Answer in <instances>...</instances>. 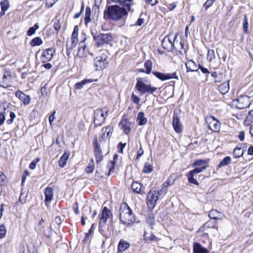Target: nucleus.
I'll return each instance as SVG.
<instances>
[{
    "label": "nucleus",
    "mask_w": 253,
    "mask_h": 253,
    "mask_svg": "<svg viewBox=\"0 0 253 253\" xmlns=\"http://www.w3.org/2000/svg\"><path fill=\"white\" fill-rule=\"evenodd\" d=\"M133 0H112V2L117 3L119 5L106 6L103 12L104 19L106 21H123L125 22L128 13L133 11L131 9V6L133 4Z\"/></svg>",
    "instance_id": "nucleus-1"
},
{
    "label": "nucleus",
    "mask_w": 253,
    "mask_h": 253,
    "mask_svg": "<svg viewBox=\"0 0 253 253\" xmlns=\"http://www.w3.org/2000/svg\"><path fill=\"white\" fill-rule=\"evenodd\" d=\"M209 162L210 159H199L194 161L192 164V167L195 169L189 171L186 174L189 183L197 186L199 185L198 181L194 178V175L206 169L209 167L208 163Z\"/></svg>",
    "instance_id": "nucleus-2"
},
{
    "label": "nucleus",
    "mask_w": 253,
    "mask_h": 253,
    "mask_svg": "<svg viewBox=\"0 0 253 253\" xmlns=\"http://www.w3.org/2000/svg\"><path fill=\"white\" fill-rule=\"evenodd\" d=\"M119 219L122 224L129 227L136 222L135 215L126 203L123 202L120 205Z\"/></svg>",
    "instance_id": "nucleus-3"
},
{
    "label": "nucleus",
    "mask_w": 253,
    "mask_h": 253,
    "mask_svg": "<svg viewBox=\"0 0 253 253\" xmlns=\"http://www.w3.org/2000/svg\"><path fill=\"white\" fill-rule=\"evenodd\" d=\"M144 66L145 69L143 68L139 69L138 72L140 73H143L146 74H150L151 72L158 79L161 81H166L172 79H178V77L176 75V73L173 72L172 73L164 74L156 71H152L153 63L150 59L147 60L145 61Z\"/></svg>",
    "instance_id": "nucleus-4"
},
{
    "label": "nucleus",
    "mask_w": 253,
    "mask_h": 253,
    "mask_svg": "<svg viewBox=\"0 0 253 253\" xmlns=\"http://www.w3.org/2000/svg\"><path fill=\"white\" fill-rule=\"evenodd\" d=\"M56 52V49L54 47H50L42 49L40 56V60L43 64L42 67L47 70L52 68V65L49 63L53 57Z\"/></svg>",
    "instance_id": "nucleus-5"
},
{
    "label": "nucleus",
    "mask_w": 253,
    "mask_h": 253,
    "mask_svg": "<svg viewBox=\"0 0 253 253\" xmlns=\"http://www.w3.org/2000/svg\"><path fill=\"white\" fill-rule=\"evenodd\" d=\"M107 139L105 133L103 132L98 138L95 135L93 139L92 145L93 147L94 155L97 164L100 163L103 160V156L102 155V151L101 150L99 142L105 141Z\"/></svg>",
    "instance_id": "nucleus-6"
},
{
    "label": "nucleus",
    "mask_w": 253,
    "mask_h": 253,
    "mask_svg": "<svg viewBox=\"0 0 253 253\" xmlns=\"http://www.w3.org/2000/svg\"><path fill=\"white\" fill-rule=\"evenodd\" d=\"M108 56L103 52L97 56L93 60V66L96 71H102L108 66Z\"/></svg>",
    "instance_id": "nucleus-7"
},
{
    "label": "nucleus",
    "mask_w": 253,
    "mask_h": 253,
    "mask_svg": "<svg viewBox=\"0 0 253 253\" xmlns=\"http://www.w3.org/2000/svg\"><path fill=\"white\" fill-rule=\"evenodd\" d=\"M98 218L99 231L102 233V231L103 230V228L106 224L107 220L110 218L111 219L113 218L112 212L107 207H104L98 215Z\"/></svg>",
    "instance_id": "nucleus-8"
},
{
    "label": "nucleus",
    "mask_w": 253,
    "mask_h": 253,
    "mask_svg": "<svg viewBox=\"0 0 253 253\" xmlns=\"http://www.w3.org/2000/svg\"><path fill=\"white\" fill-rule=\"evenodd\" d=\"M239 91H237L238 97L233 100V104L239 109H243L248 108L250 105L251 102L250 98L245 94L238 95Z\"/></svg>",
    "instance_id": "nucleus-9"
},
{
    "label": "nucleus",
    "mask_w": 253,
    "mask_h": 253,
    "mask_svg": "<svg viewBox=\"0 0 253 253\" xmlns=\"http://www.w3.org/2000/svg\"><path fill=\"white\" fill-rule=\"evenodd\" d=\"M160 195H161L160 191L156 189H152L149 191L146 198V203L148 209L151 211L154 209Z\"/></svg>",
    "instance_id": "nucleus-10"
},
{
    "label": "nucleus",
    "mask_w": 253,
    "mask_h": 253,
    "mask_svg": "<svg viewBox=\"0 0 253 253\" xmlns=\"http://www.w3.org/2000/svg\"><path fill=\"white\" fill-rule=\"evenodd\" d=\"M94 39L95 40V45L97 47H101L104 45L110 44L114 40L111 33H100L96 37H94Z\"/></svg>",
    "instance_id": "nucleus-11"
},
{
    "label": "nucleus",
    "mask_w": 253,
    "mask_h": 253,
    "mask_svg": "<svg viewBox=\"0 0 253 253\" xmlns=\"http://www.w3.org/2000/svg\"><path fill=\"white\" fill-rule=\"evenodd\" d=\"M135 88L142 95L146 93L152 94L157 89V87L153 86L150 84H144L141 81V79H139L137 80Z\"/></svg>",
    "instance_id": "nucleus-12"
},
{
    "label": "nucleus",
    "mask_w": 253,
    "mask_h": 253,
    "mask_svg": "<svg viewBox=\"0 0 253 253\" xmlns=\"http://www.w3.org/2000/svg\"><path fill=\"white\" fill-rule=\"evenodd\" d=\"M108 113V110L104 111L102 109H97L94 111V125L95 127L101 126L104 122Z\"/></svg>",
    "instance_id": "nucleus-13"
},
{
    "label": "nucleus",
    "mask_w": 253,
    "mask_h": 253,
    "mask_svg": "<svg viewBox=\"0 0 253 253\" xmlns=\"http://www.w3.org/2000/svg\"><path fill=\"white\" fill-rule=\"evenodd\" d=\"M171 34L170 33L164 37L162 41V46L163 48L168 52L172 51V50H176L174 45V42L178 36V33H176L173 39V41L170 39V37Z\"/></svg>",
    "instance_id": "nucleus-14"
},
{
    "label": "nucleus",
    "mask_w": 253,
    "mask_h": 253,
    "mask_svg": "<svg viewBox=\"0 0 253 253\" xmlns=\"http://www.w3.org/2000/svg\"><path fill=\"white\" fill-rule=\"evenodd\" d=\"M206 123L209 128L214 132H219L220 130L221 123L214 116H208L205 119Z\"/></svg>",
    "instance_id": "nucleus-15"
},
{
    "label": "nucleus",
    "mask_w": 253,
    "mask_h": 253,
    "mask_svg": "<svg viewBox=\"0 0 253 253\" xmlns=\"http://www.w3.org/2000/svg\"><path fill=\"white\" fill-rule=\"evenodd\" d=\"M131 122H129L126 115H123L119 126L123 130L124 133L128 135L131 131Z\"/></svg>",
    "instance_id": "nucleus-16"
},
{
    "label": "nucleus",
    "mask_w": 253,
    "mask_h": 253,
    "mask_svg": "<svg viewBox=\"0 0 253 253\" xmlns=\"http://www.w3.org/2000/svg\"><path fill=\"white\" fill-rule=\"evenodd\" d=\"M172 126L176 133H181L183 130V126L176 114H174L172 117Z\"/></svg>",
    "instance_id": "nucleus-17"
},
{
    "label": "nucleus",
    "mask_w": 253,
    "mask_h": 253,
    "mask_svg": "<svg viewBox=\"0 0 253 253\" xmlns=\"http://www.w3.org/2000/svg\"><path fill=\"white\" fill-rule=\"evenodd\" d=\"M15 96L17 97L24 105H27L30 104L31 101L30 96L26 95L21 90H18L15 93Z\"/></svg>",
    "instance_id": "nucleus-18"
},
{
    "label": "nucleus",
    "mask_w": 253,
    "mask_h": 253,
    "mask_svg": "<svg viewBox=\"0 0 253 253\" xmlns=\"http://www.w3.org/2000/svg\"><path fill=\"white\" fill-rule=\"evenodd\" d=\"M130 244L123 239H121L117 245V253H124L130 248Z\"/></svg>",
    "instance_id": "nucleus-19"
},
{
    "label": "nucleus",
    "mask_w": 253,
    "mask_h": 253,
    "mask_svg": "<svg viewBox=\"0 0 253 253\" xmlns=\"http://www.w3.org/2000/svg\"><path fill=\"white\" fill-rule=\"evenodd\" d=\"M118 158L119 155L117 154H115L113 156V160L108 161L107 165V168L108 169V176H109L114 172L115 167L116 165V161Z\"/></svg>",
    "instance_id": "nucleus-20"
},
{
    "label": "nucleus",
    "mask_w": 253,
    "mask_h": 253,
    "mask_svg": "<svg viewBox=\"0 0 253 253\" xmlns=\"http://www.w3.org/2000/svg\"><path fill=\"white\" fill-rule=\"evenodd\" d=\"M172 175H170L168 179L162 184L161 189L159 190L161 194H165L168 191V187L173 184L175 179H172Z\"/></svg>",
    "instance_id": "nucleus-21"
},
{
    "label": "nucleus",
    "mask_w": 253,
    "mask_h": 253,
    "mask_svg": "<svg viewBox=\"0 0 253 253\" xmlns=\"http://www.w3.org/2000/svg\"><path fill=\"white\" fill-rule=\"evenodd\" d=\"M87 53V49L84 41H82L79 43V47L78 49L77 56L79 58L85 57Z\"/></svg>",
    "instance_id": "nucleus-22"
},
{
    "label": "nucleus",
    "mask_w": 253,
    "mask_h": 253,
    "mask_svg": "<svg viewBox=\"0 0 253 253\" xmlns=\"http://www.w3.org/2000/svg\"><path fill=\"white\" fill-rule=\"evenodd\" d=\"M185 66L187 72H197L198 71L199 65H197L193 60H187Z\"/></svg>",
    "instance_id": "nucleus-23"
},
{
    "label": "nucleus",
    "mask_w": 253,
    "mask_h": 253,
    "mask_svg": "<svg viewBox=\"0 0 253 253\" xmlns=\"http://www.w3.org/2000/svg\"><path fill=\"white\" fill-rule=\"evenodd\" d=\"M45 199L44 202L47 205V203H50L53 199V190L52 187H47L44 190Z\"/></svg>",
    "instance_id": "nucleus-24"
},
{
    "label": "nucleus",
    "mask_w": 253,
    "mask_h": 253,
    "mask_svg": "<svg viewBox=\"0 0 253 253\" xmlns=\"http://www.w3.org/2000/svg\"><path fill=\"white\" fill-rule=\"evenodd\" d=\"M98 81V79H85L81 82H77L74 85V88L76 90H80L83 87L84 85L89 84L92 82H97Z\"/></svg>",
    "instance_id": "nucleus-25"
},
{
    "label": "nucleus",
    "mask_w": 253,
    "mask_h": 253,
    "mask_svg": "<svg viewBox=\"0 0 253 253\" xmlns=\"http://www.w3.org/2000/svg\"><path fill=\"white\" fill-rule=\"evenodd\" d=\"M78 41L76 40H74L71 39L70 41H67L66 43V55L68 56H70L71 51L75 48L76 46L77 45Z\"/></svg>",
    "instance_id": "nucleus-26"
},
{
    "label": "nucleus",
    "mask_w": 253,
    "mask_h": 253,
    "mask_svg": "<svg viewBox=\"0 0 253 253\" xmlns=\"http://www.w3.org/2000/svg\"><path fill=\"white\" fill-rule=\"evenodd\" d=\"M193 253H210L209 251L199 243H194L193 244Z\"/></svg>",
    "instance_id": "nucleus-27"
},
{
    "label": "nucleus",
    "mask_w": 253,
    "mask_h": 253,
    "mask_svg": "<svg viewBox=\"0 0 253 253\" xmlns=\"http://www.w3.org/2000/svg\"><path fill=\"white\" fill-rule=\"evenodd\" d=\"M229 80L221 83L218 86V89L219 92L222 94H225L227 93L229 90Z\"/></svg>",
    "instance_id": "nucleus-28"
},
{
    "label": "nucleus",
    "mask_w": 253,
    "mask_h": 253,
    "mask_svg": "<svg viewBox=\"0 0 253 253\" xmlns=\"http://www.w3.org/2000/svg\"><path fill=\"white\" fill-rule=\"evenodd\" d=\"M70 155V154L69 152H65L63 154L58 161V165L59 167L63 168L66 166L67 162L69 158Z\"/></svg>",
    "instance_id": "nucleus-29"
},
{
    "label": "nucleus",
    "mask_w": 253,
    "mask_h": 253,
    "mask_svg": "<svg viewBox=\"0 0 253 253\" xmlns=\"http://www.w3.org/2000/svg\"><path fill=\"white\" fill-rule=\"evenodd\" d=\"M104 130V133L106 135L107 138H108L109 140L111 137V136L112 135V133L114 131V126L112 124H110L107 126H105L103 127L102 128V131Z\"/></svg>",
    "instance_id": "nucleus-30"
},
{
    "label": "nucleus",
    "mask_w": 253,
    "mask_h": 253,
    "mask_svg": "<svg viewBox=\"0 0 253 253\" xmlns=\"http://www.w3.org/2000/svg\"><path fill=\"white\" fill-rule=\"evenodd\" d=\"M204 230H206L209 228L215 229L216 230H218V226L217 225V222L216 221H212L209 220L206 222L202 227Z\"/></svg>",
    "instance_id": "nucleus-31"
},
{
    "label": "nucleus",
    "mask_w": 253,
    "mask_h": 253,
    "mask_svg": "<svg viewBox=\"0 0 253 253\" xmlns=\"http://www.w3.org/2000/svg\"><path fill=\"white\" fill-rule=\"evenodd\" d=\"M144 240L145 243H151L153 242H156L158 243L161 240V239L157 237L153 233H151L150 236H146V232L144 233Z\"/></svg>",
    "instance_id": "nucleus-32"
},
{
    "label": "nucleus",
    "mask_w": 253,
    "mask_h": 253,
    "mask_svg": "<svg viewBox=\"0 0 253 253\" xmlns=\"http://www.w3.org/2000/svg\"><path fill=\"white\" fill-rule=\"evenodd\" d=\"M141 188L142 185L137 181H133L131 185V189L134 193L142 194Z\"/></svg>",
    "instance_id": "nucleus-33"
},
{
    "label": "nucleus",
    "mask_w": 253,
    "mask_h": 253,
    "mask_svg": "<svg viewBox=\"0 0 253 253\" xmlns=\"http://www.w3.org/2000/svg\"><path fill=\"white\" fill-rule=\"evenodd\" d=\"M221 214V212L218 211L217 210L211 209L209 211L208 216L211 219L216 220L218 219L219 220L222 219V217H219V215Z\"/></svg>",
    "instance_id": "nucleus-34"
},
{
    "label": "nucleus",
    "mask_w": 253,
    "mask_h": 253,
    "mask_svg": "<svg viewBox=\"0 0 253 253\" xmlns=\"http://www.w3.org/2000/svg\"><path fill=\"white\" fill-rule=\"evenodd\" d=\"M136 121L139 126H143L147 122V119L144 117V113L142 112H139L137 115Z\"/></svg>",
    "instance_id": "nucleus-35"
},
{
    "label": "nucleus",
    "mask_w": 253,
    "mask_h": 253,
    "mask_svg": "<svg viewBox=\"0 0 253 253\" xmlns=\"http://www.w3.org/2000/svg\"><path fill=\"white\" fill-rule=\"evenodd\" d=\"M0 126L3 125L5 121V115L9 112L8 108L3 106L1 109L0 107Z\"/></svg>",
    "instance_id": "nucleus-36"
},
{
    "label": "nucleus",
    "mask_w": 253,
    "mask_h": 253,
    "mask_svg": "<svg viewBox=\"0 0 253 253\" xmlns=\"http://www.w3.org/2000/svg\"><path fill=\"white\" fill-rule=\"evenodd\" d=\"M231 163V158L229 156L225 157L222 161L220 162L216 168V170L221 167L226 166Z\"/></svg>",
    "instance_id": "nucleus-37"
},
{
    "label": "nucleus",
    "mask_w": 253,
    "mask_h": 253,
    "mask_svg": "<svg viewBox=\"0 0 253 253\" xmlns=\"http://www.w3.org/2000/svg\"><path fill=\"white\" fill-rule=\"evenodd\" d=\"M94 168L95 167L94 160L92 158L89 160V164L86 166L85 168V171L88 174L91 173L92 172H93L94 169Z\"/></svg>",
    "instance_id": "nucleus-38"
},
{
    "label": "nucleus",
    "mask_w": 253,
    "mask_h": 253,
    "mask_svg": "<svg viewBox=\"0 0 253 253\" xmlns=\"http://www.w3.org/2000/svg\"><path fill=\"white\" fill-rule=\"evenodd\" d=\"M91 19V8L89 6H87L85 9V16H84V24L87 25L88 23L90 22Z\"/></svg>",
    "instance_id": "nucleus-39"
},
{
    "label": "nucleus",
    "mask_w": 253,
    "mask_h": 253,
    "mask_svg": "<svg viewBox=\"0 0 253 253\" xmlns=\"http://www.w3.org/2000/svg\"><path fill=\"white\" fill-rule=\"evenodd\" d=\"M146 220L147 223L153 228V226L155 224V219L154 214L153 213H149L146 217Z\"/></svg>",
    "instance_id": "nucleus-40"
},
{
    "label": "nucleus",
    "mask_w": 253,
    "mask_h": 253,
    "mask_svg": "<svg viewBox=\"0 0 253 253\" xmlns=\"http://www.w3.org/2000/svg\"><path fill=\"white\" fill-rule=\"evenodd\" d=\"M243 150L240 147L236 146L233 152V156L235 158H239L242 156Z\"/></svg>",
    "instance_id": "nucleus-41"
},
{
    "label": "nucleus",
    "mask_w": 253,
    "mask_h": 253,
    "mask_svg": "<svg viewBox=\"0 0 253 253\" xmlns=\"http://www.w3.org/2000/svg\"><path fill=\"white\" fill-rule=\"evenodd\" d=\"M42 43V39L37 37L33 39L30 42V44L31 46H36L41 45Z\"/></svg>",
    "instance_id": "nucleus-42"
},
{
    "label": "nucleus",
    "mask_w": 253,
    "mask_h": 253,
    "mask_svg": "<svg viewBox=\"0 0 253 253\" xmlns=\"http://www.w3.org/2000/svg\"><path fill=\"white\" fill-rule=\"evenodd\" d=\"M11 82L7 79V77L6 75H4L2 78V81L0 83V86L3 88H7L11 86Z\"/></svg>",
    "instance_id": "nucleus-43"
},
{
    "label": "nucleus",
    "mask_w": 253,
    "mask_h": 253,
    "mask_svg": "<svg viewBox=\"0 0 253 253\" xmlns=\"http://www.w3.org/2000/svg\"><path fill=\"white\" fill-rule=\"evenodd\" d=\"M248 19L247 15L246 14H245L244 15V17L243 29V31L244 32V33L246 34L249 33V28H248L249 24H248Z\"/></svg>",
    "instance_id": "nucleus-44"
},
{
    "label": "nucleus",
    "mask_w": 253,
    "mask_h": 253,
    "mask_svg": "<svg viewBox=\"0 0 253 253\" xmlns=\"http://www.w3.org/2000/svg\"><path fill=\"white\" fill-rule=\"evenodd\" d=\"M215 57L214 51L213 49H209L207 54V59L211 62Z\"/></svg>",
    "instance_id": "nucleus-45"
},
{
    "label": "nucleus",
    "mask_w": 253,
    "mask_h": 253,
    "mask_svg": "<svg viewBox=\"0 0 253 253\" xmlns=\"http://www.w3.org/2000/svg\"><path fill=\"white\" fill-rule=\"evenodd\" d=\"M153 169V166L149 163H145L143 168V171L146 173H150Z\"/></svg>",
    "instance_id": "nucleus-46"
},
{
    "label": "nucleus",
    "mask_w": 253,
    "mask_h": 253,
    "mask_svg": "<svg viewBox=\"0 0 253 253\" xmlns=\"http://www.w3.org/2000/svg\"><path fill=\"white\" fill-rule=\"evenodd\" d=\"M39 26L38 24H35L34 26L31 27L29 29L27 32V35L28 36H31L34 35L36 31L39 29Z\"/></svg>",
    "instance_id": "nucleus-47"
},
{
    "label": "nucleus",
    "mask_w": 253,
    "mask_h": 253,
    "mask_svg": "<svg viewBox=\"0 0 253 253\" xmlns=\"http://www.w3.org/2000/svg\"><path fill=\"white\" fill-rule=\"evenodd\" d=\"M7 179L4 173L0 171V186H3L6 185Z\"/></svg>",
    "instance_id": "nucleus-48"
},
{
    "label": "nucleus",
    "mask_w": 253,
    "mask_h": 253,
    "mask_svg": "<svg viewBox=\"0 0 253 253\" xmlns=\"http://www.w3.org/2000/svg\"><path fill=\"white\" fill-rule=\"evenodd\" d=\"M131 101L134 103L138 105L137 109H139L140 106V104L139 103L140 101V98L139 97H138L137 96H136V95H135L133 92H132L131 94Z\"/></svg>",
    "instance_id": "nucleus-49"
},
{
    "label": "nucleus",
    "mask_w": 253,
    "mask_h": 253,
    "mask_svg": "<svg viewBox=\"0 0 253 253\" xmlns=\"http://www.w3.org/2000/svg\"><path fill=\"white\" fill-rule=\"evenodd\" d=\"M1 9L2 10H7L10 7L9 1L8 0H3L0 3Z\"/></svg>",
    "instance_id": "nucleus-50"
},
{
    "label": "nucleus",
    "mask_w": 253,
    "mask_h": 253,
    "mask_svg": "<svg viewBox=\"0 0 253 253\" xmlns=\"http://www.w3.org/2000/svg\"><path fill=\"white\" fill-rule=\"evenodd\" d=\"M6 229L4 224L0 225V239L5 237L6 234Z\"/></svg>",
    "instance_id": "nucleus-51"
},
{
    "label": "nucleus",
    "mask_w": 253,
    "mask_h": 253,
    "mask_svg": "<svg viewBox=\"0 0 253 253\" xmlns=\"http://www.w3.org/2000/svg\"><path fill=\"white\" fill-rule=\"evenodd\" d=\"M215 1V0H207L203 4V7L205 10L211 7Z\"/></svg>",
    "instance_id": "nucleus-52"
},
{
    "label": "nucleus",
    "mask_w": 253,
    "mask_h": 253,
    "mask_svg": "<svg viewBox=\"0 0 253 253\" xmlns=\"http://www.w3.org/2000/svg\"><path fill=\"white\" fill-rule=\"evenodd\" d=\"M58 0H45V7L49 8L52 7Z\"/></svg>",
    "instance_id": "nucleus-53"
},
{
    "label": "nucleus",
    "mask_w": 253,
    "mask_h": 253,
    "mask_svg": "<svg viewBox=\"0 0 253 253\" xmlns=\"http://www.w3.org/2000/svg\"><path fill=\"white\" fill-rule=\"evenodd\" d=\"M10 119L6 121V124L8 125H11L13 122L14 120L16 118L15 113L13 112H10L9 113Z\"/></svg>",
    "instance_id": "nucleus-54"
},
{
    "label": "nucleus",
    "mask_w": 253,
    "mask_h": 253,
    "mask_svg": "<svg viewBox=\"0 0 253 253\" xmlns=\"http://www.w3.org/2000/svg\"><path fill=\"white\" fill-rule=\"evenodd\" d=\"M61 24L59 19L55 20L53 23V28L56 31L58 32L61 29Z\"/></svg>",
    "instance_id": "nucleus-55"
},
{
    "label": "nucleus",
    "mask_w": 253,
    "mask_h": 253,
    "mask_svg": "<svg viewBox=\"0 0 253 253\" xmlns=\"http://www.w3.org/2000/svg\"><path fill=\"white\" fill-rule=\"evenodd\" d=\"M179 44L181 49H183L184 53L186 54L188 49V46L185 44L184 41H180Z\"/></svg>",
    "instance_id": "nucleus-56"
},
{
    "label": "nucleus",
    "mask_w": 253,
    "mask_h": 253,
    "mask_svg": "<svg viewBox=\"0 0 253 253\" xmlns=\"http://www.w3.org/2000/svg\"><path fill=\"white\" fill-rule=\"evenodd\" d=\"M126 145V143H123L122 142H120L117 145V149L118 150V152L120 153H123L124 149L125 148Z\"/></svg>",
    "instance_id": "nucleus-57"
},
{
    "label": "nucleus",
    "mask_w": 253,
    "mask_h": 253,
    "mask_svg": "<svg viewBox=\"0 0 253 253\" xmlns=\"http://www.w3.org/2000/svg\"><path fill=\"white\" fill-rule=\"evenodd\" d=\"M40 161V159L37 158L33 161L29 165V168L31 169H35L37 163Z\"/></svg>",
    "instance_id": "nucleus-58"
},
{
    "label": "nucleus",
    "mask_w": 253,
    "mask_h": 253,
    "mask_svg": "<svg viewBox=\"0 0 253 253\" xmlns=\"http://www.w3.org/2000/svg\"><path fill=\"white\" fill-rule=\"evenodd\" d=\"M93 227H94V224H92L91 225V226L90 227V228L89 229L88 232L87 233H85V237H84V240H86L88 237L89 236L93 233Z\"/></svg>",
    "instance_id": "nucleus-59"
},
{
    "label": "nucleus",
    "mask_w": 253,
    "mask_h": 253,
    "mask_svg": "<svg viewBox=\"0 0 253 253\" xmlns=\"http://www.w3.org/2000/svg\"><path fill=\"white\" fill-rule=\"evenodd\" d=\"M29 175V172L28 170H25L24 171V172L22 173V179L21 182L22 183H24L26 180V177Z\"/></svg>",
    "instance_id": "nucleus-60"
},
{
    "label": "nucleus",
    "mask_w": 253,
    "mask_h": 253,
    "mask_svg": "<svg viewBox=\"0 0 253 253\" xmlns=\"http://www.w3.org/2000/svg\"><path fill=\"white\" fill-rule=\"evenodd\" d=\"M199 69H200L201 72L203 73V74H209L210 73V72L209 71V70L206 68H205L204 67H203L202 65H201L200 64H199V67H198V70Z\"/></svg>",
    "instance_id": "nucleus-61"
},
{
    "label": "nucleus",
    "mask_w": 253,
    "mask_h": 253,
    "mask_svg": "<svg viewBox=\"0 0 253 253\" xmlns=\"http://www.w3.org/2000/svg\"><path fill=\"white\" fill-rule=\"evenodd\" d=\"M73 209L75 214H78L79 213V204L77 202H76L73 206Z\"/></svg>",
    "instance_id": "nucleus-62"
},
{
    "label": "nucleus",
    "mask_w": 253,
    "mask_h": 253,
    "mask_svg": "<svg viewBox=\"0 0 253 253\" xmlns=\"http://www.w3.org/2000/svg\"><path fill=\"white\" fill-rule=\"evenodd\" d=\"M177 4V2H173L172 3L169 4L168 6V8L169 11H172L175 8Z\"/></svg>",
    "instance_id": "nucleus-63"
},
{
    "label": "nucleus",
    "mask_w": 253,
    "mask_h": 253,
    "mask_svg": "<svg viewBox=\"0 0 253 253\" xmlns=\"http://www.w3.org/2000/svg\"><path fill=\"white\" fill-rule=\"evenodd\" d=\"M253 121L250 119H248V118L246 117V119L245 120V121H244V126H251V124L253 123Z\"/></svg>",
    "instance_id": "nucleus-64"
}]
</instances>
